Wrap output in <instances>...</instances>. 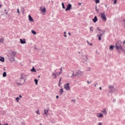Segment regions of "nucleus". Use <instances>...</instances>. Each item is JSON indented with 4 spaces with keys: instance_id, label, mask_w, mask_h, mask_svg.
<instances>
[{
    "instance_id": "6",
    "label": "nucleus",
    "mask_w": 125,
    "mask_h": 125,
    "mask_svg": "<svg viewBox=\"0 0 125 125\" xmlns=\"http://www.w3.org/2000/svg\"><path fill=\"white\" fill-rule=\"evenodd\" d=\"M9 60L11 62H14V61H15V57L13 56H10L9 57Z\"/></svg>"
},
{
    "instance_id": "33",
    "label": "nucleus",
    "mask_w": 125,
    "mask_h": 125,
    "mask_svg": "<svg viewBox=\"0 0 125 125\" xmlns=\"http://www.w3.org/2000/svg\"><path fill=\"white\" fill-rule=\"evenodd\" d=\"M74 77H77V76H76V74H75L74 73H72V76H71V78H74Z\"/></svg>"
},
{
    "instance_id": "36",
    "label": "nucleus",
    "mask_w": 125,
    "mask_h": 125,
    "mask_svg": "<svg viewBox=\"0 0 125 125\" xmlns=\"http://www.w3.org/2000/svg\"><path fill=\"white\" fill-rule=\"evenodd\" d=\"M117 2V0H114L113 4H116Z\"/></svg>"
},
{
    "instance_id": "29",
    "label": "nucleus",
    "mask_w": 125,
    "mask_h": 125,
    "mask_svg": "<svg viewBox=\"0 0 125 125\" xmlns=\"http://www.w3.org/2000/svg\"><path fill=\"white\" fill-rule=\"evenodd\" d=\"M16 100L17 102H19V100H20V98L17 97V98H16Z\"/></svg>"
},
{
    "instance_id": "2",
    "label": "nucleus",
    "mask_w": 125,
    "mask_h": 125,
    "mask_svg": "<svg viewBox=\"0 0 125 125\" xmlns=\"http://www.w3.org/2000/svg\"><path fill=\"white\" fill-rule=\"evenodd\" d=\"M101 18H102L103 21H107V17H106V15H105V12L101 13Z\"/></svg>"
},
{
    "instance_id": "37",
    "label": "nucleus",
    "mask_w": 125,
    "mask_h": 125,
    "mask_svg": "<svg viewBox=\"0 0 125 125\" xmlns=\"http://www.w3.org/2000/svg\"><path fill=\"white\" fill-rule=\"evenodd\" d=\"M93 27L91 26L90 27V31H91V32H93V29H92Z\"/></svg>"
},
{
    "instance_id": "38",
    "label": "nucleus",
    "mask_w": 125,
    "mask_h": 125,
    "mask_svg": "<svg viewBox=\"0 0 125 125\" xmlns=\"http://www.w3.org/2000/svg\"><path fill=\"white\" fill-rule=\"evenodd\" d=\"M17 84H19V85H22L24 83H17Z\"/></svg>"
},
{
    "instance_id": "30",
    "label": "nucleus",
    "mask_w": 125,
    "mask_h": 125,
    "mask_svg": "<svg viewBox=\"0 0 125 125\" xmlns=\"http://www.w3.org/2000/svg\"><path fill=\"white\" fill-rule=\"evenodd\" d=\"M63 37H64L65 38H67V35H66V34H67V32H66V31H64L63 32Z\"/></svg>"
},
{
    "instance_id": "31",
    "label": "nucleus",
    "mask_w": 125,
    "mask_h": 125,
    "mask_svg": "<svg viewBox=\"0 0 125 125\" xmlns=\"http://www.w3.org/2000/svg\"><path fill=\"white\" fill-rule=\"evenodd\" d=\"M21 79L24 80V77L23 76V73L21 75Z\"/></svg>"
},
{
    "instance_id": "63",
    "label": "nucleus",
    "mask_w": 125,
    "mask_h": 125,
    "mask_svg": "<svg viewBox=\"0 0 125 125\" xmlns=\"http://www.w3.org/2000/svg\"><path fill=\"white\" fill-rule=\"evenodd\" d=\"M123 44H125V41L123 42Z\"/></svg>"
},
{
    "instance_id": "12",
    "label": "nucleus",
    "mask_w": 125,
    "mask_h": 125,
    "mask_svg": "<svg viewBox=\"0 0 125 125\" xmlns=\"http://www.w3.org/2000/svg\"><path fill=\"white\" fill-rule=\"evenodd\" d=\"M29 21L30 22H34V19L31 16V15H28Z\"/></svg>"
},
{
    "instance_id": "42",
    "label": "nucleus",
    "mask_w": 125,
    "mask_h": 125,
    "mask_svg": "<svg viewBox=\"0 0 125 125\" xmlns=\"http://www.w3.org/2000/svg\"><path fill=\"white\" fill-rule=\"evenodd\" d=\"M123 22H124V28H125V19L123 20Z\"/></svg>"
},
{
    "instance_id": "24",
    "label": "nucleus",
    "mask_w": 125,
    "mask_h": 125,
    "mask_svg": "<svg viewBox=\"0 0 125 125\" xmlns=\"http://www.w3.org/2000/svg\"><path fill=\"white\" fill-rule=\"evenodd\" d=\"M7 74H6V72H4L2 74V77L3 78H5V77H6Z\"/></svg>"
},
{
    "instance_id": "7",
    "label": "nucleus",
    "mask_w": 125,
    "mask_h": 125,
    "mask_svg": "<svg viewBox=\"0 0 125 125\" xmlns=\"http://www.w3.org/2000/svg\"><path fill=\"white\" fill-rule=\"evenodd\" d=\"M75 76H76V77H78V76L82 77V76H83V72L81 70H78V72H76V74H75Z\"/></svg>"
},
{
    "instance_id": "53",
    "label": "nucleus",
    "mask_w": 125,
    "mask_h": 125,
    "mask_svg": "<svg viewBox=\"0 0 125 125\" xmlns=\"http://www.w3.org/2000/svg\"><path fill=\"white\" fill-rule=\"evenodd\" d=\"M116 99H114L113 100V102H116Z\"/></svg>"
},
{
    "instance_id": "40",
    "label": "nucleus",
    "mask_w": 125,
    "mask_h": 125,
    "mask_svg": "<svg viewBox=\"0 0 125 125\" xmlns=\"http://www.w3.org/2000/svg\"><path fill=\"white\" fill-rule=\"evenodd\" d=\"M17 13H19V14H20V11H19V8L17 9Z\"/></svg>"
},
{
    "instance_id": "58",
    "label": "nucleus",
    "mask_w": 125,
    "mask_h": 125,
    "mask_svg": "<svg viewBox=\"0 0 125 125\" xmlns=\"http://www.w3.org/2000/svg\"><path fill=\"white\" fill-rule=\"evenodd\" d=\"M60 70H61V72H62V67H61V68L60 69Z\"/></svg>"
},
{
    "instance_id": "15",
    "label": "nucleus",
    "mask_w": 125,
    "mask_h": 125,
    "mask_svg": "<svg viewBox=\"0 0 125 125\" xmlns=\"http://www.w3.org/2000/svg\"><path fill=\"white\" fill-rule=\"evenodd\" d=\"M63 92H64V90L63 88H61L59 91L60 95H62V94H63Z\"/></svg>"
},
{
    "instance_id": "44",
    "label": "nucleus",
    "mask_w": 125,
    "mask_h": 125,
    "mask_svg": "<svg viewBox=\"0 0 125 125\" xmlns=\"http://www.w3.org/2000/svg\"><path fill=\"white\" fill-rule=\"evenodd\" d=\"M87 83L88 84H89V83H91V81L89 82V81H87Z\"/></svg>"
},
{
    "instance_id": "14",
    "label": "nucleus",
    "mask_w": 125,
    "mask_h": 125,
    "mask_svg": "<svg viewBox=\"0 0 125 125\" xmlns=\"http://www.w3.org/2000/svg\"><path fill=\"white\" fill-rule=\"evenodd\" d=\"M116 47V46L114 45H110L109 46V50H114V48Z\"/></svg>"
},
{
    "instance_id": "18",
    "label": "nucleus",
    "mask_w": 125,
    "mask_h": 125,
    "mask_svg": "<svg viewBox=\"0 0 125 125\" xmlns=\"http://www.w3.org/2000/svg\"><path fill=\"white\" fill-rule=\"evenodd\" d=\"M0 61L2 62H4V57L0 56Z\"/></svg>"
},
{
    "instance_id": "61",
    "label": "nucleus",
    "mask_w": 125,
    "mask_h": 125,
    "mask_svg": "<svg viewBox=\"0 0 125 125\" xmlns=\"http://www.w3.org/2000/svg\"><path fill=\"white\" fill-rule=\"evenodd\" d=\"M99 89H100V90H101V89H102V87H99Z\"/></svg>"
},
{
    "instance_id": "35",
    "label": "nucleus",
    "mask_w": 125,
    "mask_h": 125,
    "mask_svg": "<svg viewBox=\"0 0 125 125\" xmlns=\"http://www.w3.org/2000/svg\"><path fill=\"white\" fill-rule=\"evenodd\" d=\"M37 114H38V115H41V114L40 113V111L39 110V109L37 110V111H36Z\"/></svg>"
},
{
    "instance_id": "1",
    "label": "nucleus",
    "mask_w": 125,
    "mask_h": 125,
    "mask_svg": "<svg viewBox=\"0 0 125 125\" xmlns=\"http://www.w3.org/2000/svg\"><path fill=\"white\" fill-rule=\"evenodd\" d=\"M123 42L120 40L118 41L116 43H115V48L116 50H117L119 54H121V49L123 47Z\"/></svg>"
},
{
    "instance_id": "46",
    "label": "nucleus",
    "mask_w": 125,
    "mask_h": 125,
    "mask_svg": "<svg viewBox=\"0 0 125 125\" xmlns=\"http://www.w3.org/2000/svg\"><path fill=\"white\" fill-rule=\"evenodd\" d=\"M114 91H117V88H115L114 87V89H113V92Z\"/></svg>"
},
{
    "instance_id": "39",
    "label": "nucleus",
    "mask_w": 125,
    "mask_h": 125,
    "mask_svg": "<svg viewBox=\"0 0 125 125\" xmlns=\"http://www.w3.org/2000/svg\"><path fill=\"white\" fill-rule=\"evenodd\" d=\"M71 101L74 102V103H76V99H72V100H71Z\"/></svg>"
},
{
    "instance_id": "3",
    "label": "nucleus",
    "mask_w": 125,
    "mask_h": 125,
    "mask_svg": "<svg viewBox=\"0 0 125 125\" xmlns=\"http://www.w3.org/2000/svg\"><path fill=\"white\" fill-rule=\"evenodd\" d=\"M108 92L109 93H111V94L112 93H114V85H109L108 86Z\"/></svg>"
},
{
    "instance_id": "64",
    "label": "nucleus",
    "mask_w": 125,
    "mask_h": 125,
    "mask_svg": "<svg viewBox=\"0 0 125 125\" xmlns=\"http://www.w3.org/2000/svg\"><path fill=\"white\" fill-rule=\"evenodd\" d=\"M59 84H61V82H59Z\"/></svg>"
},
{
    "instance_id": "57",
    "label": "nucleus",
    "mask_w": 125,
    "mask_h": 125,
    "mask_svg": "<svg viewBox=\"0 0 125 125\" xmlns=\"http://www.w3.org/2000/svg\"><path fill=\"white\" fill-rule=\"evenodd\" d=\"M57 77V75H55L54 77V79H56V78Z\"/></svg>"
},
{
    "instance_id": "22",
    "label": "nucleus",
    "mask_w": 125,
    "mask_h": 125,
    "mask_svg": "<svg viewBox=\"0 0 125 125\" xmlns=\"http://www.w3.org/2000/svg\"><path fill=\"white\" fill-rule=\"evenodd\" d=\"M34 82L35 83L36 85H38V83H39V80L37 79H34Z\"/></svg>"
},
{
    "instance_id": "5",
    "label": "nucleus",
    "mask_w": 125,
    "mask_h": 125,
    "mask_svg": "<svg viewBox=\"0 0 125 125\" xmlns=\"http://www.w3.org/2000/svg\"><path fill=\"white\" fill-rule=\"evenodd\" d=\"M64 88L67 90V91L70 90V83H66L64 85Z\"/></svg>"
},
{
    "instance_id": "45",
    "label": "nucleus",
    "mask_w": 125,
    "mask_h": 125,
    "mask_svg": "<svg viewBox=\"0 0 125 125\" xmlns=\"http://www.w3.org/2000/svg\"><path fill=\"white\" fill-rule=\"evenodd\" d=\"M34 49L36 50H38V47H36V45H35V46H34Z\"/></svg>"
},
{
    "instance_id": "43",
    "label": "nucleus",
    "mask_w": 125,
    "mask_h": 125,
    "mask_svg": "<svg viewBox=\"0 0 125 125\" xmlns=\"http://www.w3.org/2000/svg\"><path fill=\"white\" fill-rule=\"evenodd\" d=\"M52 75V76H54L55 77V76H56V73H53Z\"/></svg>"
},
{
    "instance_id": "62",
    "label": "nucleus",
    "mask_w": 125,
    "mask_h": 125,
    "mask_svg": "<svg viewBox=\"0 0 125 125\" xmlns=\"http://www.w3.org/2000/svg\"><path fill=\"white\" fill-rule=\"evenodd\" d=\"M97 84H98V83H96L94 85V86L96 87Z\"/></svg>"
},
{
    "instance_id": "23",
    "label": "nucleus",
    "mask_w": 125,
    "mask_h": 125,
    "mask_svg": "<svg viewBox=\"0 0 125 125\" xmlns=\"http://www.w3.org/2000/svg\"><path fill=\"white\" fill-rule=\"evenodd\" d=\"M12 55L11 56H13L14 57H15V56H16V55H15V52L12 51Z\"/></svg>"
},
{
    "instance_id": "13",
    "label": "nucleus",
    "mask_w": 125,
    "mask_h": 125,
    "mask_svg": "<svg viewBox=\"0 0 125 125\" xmlns=\"http://www.w3.org/2000/svg\"><path fill=\"white\" fill-rule=\"evenodd\" d=\"M97 117L98 118H103V114H102V113H99L97 114Z\"/></svg>"
},
{
    "instance_id": "50",
    "label": "nucleus",
    "mask_w": 125,
    "mask_h": 125,
    "mask_svg": "<svg viewBox=\"0 0 125 125\" xmlns=\"http://www.w3.org/2000/svg\"><path fill=\"white\" fill-rule=\"evenodd\" d=\"M59 97V96L57 95L56 97V99H58V98Z\"/></svg>"
},
{
    "instance_id": "52",
    "label": "nucleus",
    "mask_w": 125,
    "mask_h": 125,
    "mask_svg": "<svg viewBox=\"0 0 125 125\" xmlns=\"http://www.w3.org/2000/svg\"><path fill=\"white\" fill-rule=\"evenodd\" d=\"M61 80H62V78H60V80H59V82H61Z\"/></svg>"
},
{
    "instance_id": "11",
    "label": "nucleus",
    "mask_w": 125,
    "mask_h": 125,
    "mask_svg": "<svg viewBox=\"0 0 125 125\" xmlns=\"http://www.w3.org/2000/svg\"><path fill=\"white\" fill-rule=\"evenodd\" d=\"M103 35V33H101L100 35L98 34L97 35V37L98 38L99 41H101L102 39V35Z\"/></svg>"
},
{
    "instance_id": "54",
    "label": "nucleus",
    "mask_w": 125,
    "mask_h": 125,
    "mask_svg": "<svg viewBox=\"0 0 125 125\" xmlns=\"http://www.w3.org/2000/svg\"><path fill=\"white\" fill-rule=\"evenodd\" d=\"M23 80H24V82H23V83L25 82H26V81H27V79H23Z\"/></svg>"
},
{
    "instance_id": "49",
    "label": "nucleus",
    "mask_w": 125,
    "mask_h": 125,
    "mask_svg": "<svg viewBox=\"0 0 125 125\" xmlns=\"http://www.w3.org/2000/svg\"><path fill=\"white\" fill-rule=\"evenodd\" d=\"M78 5H82V2H79Z\"/></svg>"
},
{
    "instance_id": "32",
    "label": "nucleus",
    "mask_w": 125,
    "mask_h": 125,
    "mask_svg": "<svg viewBox=\"0 0 125 125\" xmlns=\"http://www.w3.org/2000/svg\"><path fill=\"white\" fill-rule=\"evenodd\" d=\"M87 42L88 44H89V45L92 46V43H90L88 40H87Z\"/></svg>"
},
{
    "instance_id": "9",
    "label": "nucleus",
    "mask_w": 125,
    "mask_h": 125,
    "mask_svg": "<svg viewBox=\"0 0 125 125\" xmlns=\"http://www.w3.org/2000/svg\"><path fill=\"white\" fill-rule=\"evenodd\" d=\"M40 11H41L42 13H45L46 12V9L45 7H43V8H40Z\"/></svg>"
},
{
    "instance_id": "20",
    "label": "nucleus",
    "mask_w": 125,
    "mask_h": 125,
    "mask_svg": "<svg viewBox=\"0 0 125 125\" xmlns=\"http://www.w3.org/2000/svg\"><path fill=\"white\" fill-rule=\"evenodd\" d=\"M47 113H48V109H44V114L45 115H46V116H47Z\"/></svg>"
},
{
    "instance_id": "21",
    "label": "nucleus",
    "mask_w": 125,
    "mask_h": 125,
    "mask_svg": "<svg viewBox=\"0 0 125 125\" xmlns=\"http://www.w3.org/2000/svg\"><path fill=\"white\" fill-rule=\"evenodd\" d=\"M102 113H104L105 115H107V111H106V108H104L103 110L101 111Z\"/></svg>"
},
{
    "instance_id": "10",
    "label": "nucleus",
    "mask_w": 125,
    "mask_h": 125,
    "mask_svg": "<svg viewBox=\"0 0 125 125\" xmlns=\"http://www.w3.org/2000/svg\"><path fill=\"white\" fill-rule=\"evenodd\" d=\"M93 22L94 23H96L98 21V19L97 18V16H95L93 19H92Z\"/></svg>"
},
{
    "instance_id": "60",
    "label": "nucleus",
    "mask_w": 125,
    "mask_h": 125,
    "mask_svg": "<svg viewBox=\"0 0 125 125\" xmlns=\"http://www.w3.org/2000/svg\"><path fill=\"white\" fill-rule=\"evenodd\" d=\"M5 14H7V15H8V12H5Z\"/></svg>"
},
{
    "instance_id": "56",
    "label": "nucleus",
    "mask_w": 125,
    "mask_h": 125,
    "mask_svg": "<svg viewBox=\"0 0 125 125\" xmlns=\"http://www.w3.org/2000/svg\"><path fill=\"white\" fill-rule=\"evenodd\" d=\"M19 97H20V98H22V95H19Z\"/></svg>"
},
{
    "instance_id": "27",
    "label": "nucleus",
    "mask_w": 125,
    "mask_h": 125,
    "mask_svg": "<svg viewBox=\"0 0 125 125\" xmlns=\"http://www.w3.org/2000/svg\"><path fill=\"white\" fill-rule=\"evenodd\" d=\"M62 6L63 9H65V8H66V7H65V4H64L63 2L62 3Z\"/></svg>"
},
{
    "instance_id": "47",
    "label": "nucleus",
    "mask_w": 125,
    "mask_h": 125,
    "mask_svg": "<svg viewBox=\"0 0 125 125\" xmlns=\"http://www.w3.org/2000/svg\"><path fill=\"white\" fill-rule=\"evenodd\" d=\"M61 74H62V72L61 71H60L59 73V74H58V76H59V75H61Z\"/></svg>"
},
{
    "instance_id": "34",
    "label": "nucleus",
    "mask_w": 125,
    "mask_h": 125,
    "mask_svg": "<svg viewBox=\"0 0 125 125\" xmlns=\"http://www.w3.org/2000/svg\"><path fill=\"white\" fill-rule=\"evenodd\" d=\"M95 10H96V11H98V12H99V10L98 9H97V5H96L95 6Z\"/></svg>"
},
{
    "instance_id": "19",
    "label": "nucleus",
    "mask_w": 125,
    "mask_h": 125,
    "mask_svg": "<svg viewBox=\"0 0 125 125\" xmlns=\"http://www.w3.org/2000/svg\"><path fill=\"white\" fill-rule=\"evenodd\" d=\"M120 50L121 51H123V52L125 54V48H124V47H122L121 49H120Z\"/></svg>"
},
{
    "instance_id": "41",
    "label": "nucleus",
    "mask_w": 125,
    "mask_h": 125,
    "mask_svg": "<svg viewBox=\"0 0 125 125\" xmlns=\"http://www.w3.org/2000/svg\"><path fill=\"white\" fill-rule=\"evenodd\" d=\"M97 30H98V31H102V30L100 29V27H97Z\"/></svg>"
},
{
    "instance_id": "16",
    "label": "nucleus",
    "mask_w": 125,
    "mask_h": 125,
    "mask_svg": "<svg viewBox=\"0 0 125 125\" xmlns=\"http://www.w3.org/2000/svg\"><path fill=\"white\" fill-rule=\"evenodd\" d=\"M4 42V37H1V38H0V42H1V43L3 44Z\"/></svg>"
},
{
    "instance_id": "59",
    "label": "nucleus",
    "mask_w": 125,
    "mask_h": 125,
    "mask_svg": "<svg viewBox=\"0 0 125 125\" xmlns=\"http://www.w3.org/2000/svg\"><path fill=\"white\" fill-rule=\"evenodd\" d=\"M2 6V4H0V8Z\"/></svg>"
},
{
    "instance_id": "17",
    "label": "nucleus",
    "mask_w": 125,
    "mask_h": 125,
    "mask_svg": "<svg viewBox=\"0 0 125 125\" xmlns=\"http://www.w3.org/2000/svg\"><path fill=\"white\" fill-rule=\"evenodd\" d=\"M31 72H33V73H36L37 72V70H36V68H35V67L33 66L32 68L30 69Z\"/></svg>"
},
{
    "instance_id": "8",
    "label": "nucleus",
    "mask_w": 125,
    "mask_h": 125,
    "mask_svg": "<svg viewBox=\"0 0 125 125\" xmlns=\"http://www.w3.org/2000/svg\"><path fill=\"white\" fill-rule=\"evenodd\" d=\"M20 42L21 44H25V43H26V40L25 39H20Z\"/></svg>"
},
{
    "instance_id": "25",
    "label": "nucleus",
    "mask_w": 125,
    "mask_h": 125,
    "mask_svg": "<svg viewBox=\"0 0 125 125\" xmlns=\"http://www.w3.org/2000/svg\"><path fill=\"white\" fill-rule=\"evenodd\" d=\"M83 59L85 60V61H87V60H88V58H87V55L84 56Z\"/></svg>"
},
{
    "instance_id": "48",
    "label": "nucleus",
    "mask_w": 125,
    "mask_h": 125,
    "mask_svg": "<svg viewBox=\"0 0 125 125\" xmlns=\"http://www.w3.org/2000/svg\"><path fill=\"white\" fill-rule=\"evenodd\" d=\"M98 125H102V123L101 122H100L98 123Z\"/></svg>"
},
{
    "instance_id": "55",
    "label": "nucleus",
    "mask_w": 125,
    "mask_h": 125,
    "mask_svg": "<svg viewBox=\"0 0 125 125\" xmlns=\"http://www.w3.org/2000/svg\"><path fill=\"white\" fill-rule=\"evenodd\" d=\"M68 34L69 36H71L72 35V34H71V33H70V32H68Z\"/></svg>"
},
{
    "instance_id": "4",
    "label": "nucleus",
    "mask_w": 125,
    "mask_h": 125,
    "mask_svg": "<svg viewBox=\"0 0 125 125\" xmlns=\"http://www.w3.org/2000/svg\"><path fill=\"white\" fill-rule=\"evenodd\" d=\"M73 8V7H72V4L71 3H68L67 6L66 8H65V11H70V10H72Z\"/></svg>"
},
{
    "instance_id": "28",
    "label": "nucleus",
    "mask_w": 125,
    "mask_h": 125,
    "mask_svg": "<svg viewBox=\"0 0 125 125\" xmlns=\"http://www.w3.org/2000/svg\"><path fill=\"white\" fill-rule=\"evenodd\" d=\"M95 0V2L96 4H97V3H99V2H100V0Z\"/></svg>"
},
{
    "instance_id": "26",
    "label": "nucleus",
    "mask_w": 125,
    "mask_h": 125,
    "mask_svg": "<svg viewBox=\"0 0 125 125\" xmlns=\"http://www.w3.org/2000/svg\"><path fill=\"white\" fill-rule=\"evenodd\" d=\"M31 33L33 34V35H36L37 34V32L36 31L32 30H31Z\"/></svg>"
},
{
    "instance_id": "51",
    "label": "nucleus",
    "mask_w": 125,
    "mask_h": 125,
    "mask_svg": "<svg viewBox=\"0 0 125 125\" xmlns=\"http://www.w3.org/2000/svg\"><path fill=\"white\" fill-rule=\"evenodd\" d=\"M2 125H8V123H6L5 124H3Z\"/></svg>"
}]
</instances>
